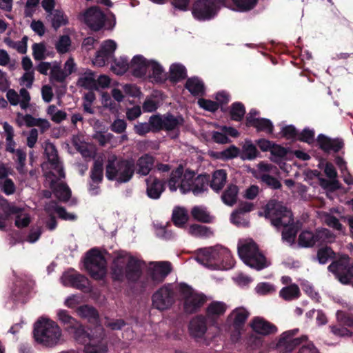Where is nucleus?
<instances>
[{
	"mask_svg": "<svg viewBox=\"0 0 353 353\" xmlns=\"http://www.w3.org/2000/svg\"><path fill=\"white\" fill-rule=\"evenodd\" d=\"M46 179L49 181L50 188L54 192L55 196L63 201H67L71 196V191L69 187L63 183H57V181L61 179L57 175L53 172H48L45 174Z\"/></svg>",
	"mask_w": 353,
	"mask_h": 353,
	"instance_id": "15",
	"label": "nucleus"
},
{
	"mask_svg": "<svg viewBox=\"0 0 353 353\" xmlns=\"http://www.w3.org/2000/svg\"><path fill=\"white\" fill-rule=\"evenodd\" d=\"M238 253L247 265L256 270H263L269 265L265 257L252 240L241 242L238 245Z\"/></svg>",
	"mask_w": 353,
	"mask_h": 353,
	"instance_id": "5",
	"label": "nucleus"
},
{
	"mask_svg": "<svg viewBox=\"0 0 353 353\" xmlns=\"http://www.w3.org/2000/svg\"><path fill=\"white\" fill-rule=\"evenodd\" d=\"M217 12L215 0H198L194 4L192 14L199 20H208Z\"/></svg>",
	"mask_w": 353,
	"mask_h": 353,
	"instance_id": "11",
	"label": "nucleus"
},
{
	"mask_svg": "<svg viewBox=\"0 0 353 353\" xmlns=\"http://www.w3.org/2000/svg\"><path fill=\"white\" fill-rule=\"evenodd\" d=\"M62 332L54 321L48 319H41L34 324V337L35 341L48 347L58 345L61 339Z\"/></svg>",
	"mask_w": 353,
	"mask_h": 353,
	"instance_id": "4",
	"label": "nucleus"
},
{
	"mask_svg": "<svg viewBox=\"0 0 353 353\" xmlns=\"http://www.w3.org/2000/svg\"><path fill=\"white\" fill-rule=\"evenodd\" d=\"M299 330L294 329L284 332L280 336L276 347L286 352L292 351L296 346L307 340V336L301 337H294Z\"/></svg>",
	"mask_w": 353,
	"mask_h": 353,
	"instance_id": "13",
	"label": "nucleus"
},
{
	"mask_svg": "<svg viewBox=\"0 0 353 353\" xmlns=\"http://www.w3.org/2000/svg\"><path fill=\"white\" fill-rule=\"evenodd\" d=\"M71 46V40L69 36H61L56 43V49L59 53L64 54L69 51Z\"/></svg>",
	"mask_w": 353,
	"mask_h": 353,
	"instance_id": "60",
	"label": "nucleus"
},
{
	"mask_svg": "<svg viewBox=\"0 0 353 353\" xmlns=\"http://www.w3.org/2000/svg\"><path fill=\"white\" fill-rule=\"evenodd\" d=\"M154 164V157L149 154L140 157L136 163V172L141 176L149 174Z\"/></svg>",
	"mask_w": 353,
	"mask_h": 353,
	"instance_id": "27",
	"label": "nucleus"
},
{
	"mask_svg": "<svg viewBox=\"0 0 353 353\" xmlns=\"http://www.w3.org/2000/svg\"><path fill=\"white\" fill-rule=\"evenodd\" d=\"M207 325L205 319L201 316L193 318L189 324V332L196 341L202 339L206 332Z\"/></svg>",
	"mask_w": 353,
	"mask_h": 353,
	"instance_id": "21",
	"label": "nucleus"
},
{
	"mask_svg": "<svg viewBox=\"0 0 353 353\" xmlns=\"http://www.w3.org/2000/svg\"><path fill=\"white\" fill-rule=\"evenodd\" d=\"M68 332H71L73 334L75 340L82 344H85L90 341L92 338H90V334H88L82 325L78 321V325L75 327H71Z\"/></svg>",
	"mask_w": 353,
	"mask_h": 353,
	"instance_id": "41",
	"label": "nucleus"
},
{
	"mask_svg": "<svg viewBox=\"0 0 353 353\" xmlns=\"http://www.w3.org/2000/svg\"><path fill=\"white\" fill-rule=\"evenodd\" d=\"M196 261L211 269H218L221 266L228 269L234 265L230 250L221 245L201 249Z\"/></svg>",
	"mask_w": 353,
	"mask_h": 353,
	"instance_id": "2",
	"label": "nucleus"
},
{
	"mask_svg": "<svg viewBox=\"0 0 353 353\" xmlns=\"http://www.w3.org/2000/svg\"><path fill=\"white\" fill-rule=\"evenodd\" d=\"M6 91V97L10 105L14 106L19 105L22 110H26L29 108L31 97L26 89L21 88L19 90V94L14 89L8 88Z\"/></svg>",
	"mask_w": 353,
	"mask_h": 353,
	"instance_id": "18",
	"label": "nucleus"
},
{
	"mask_svg": "<svg viewBox=\"0 0 353 353\" xmlns=\"http://www.w3.org/2000/svg\"><path fill=\"white\" fill-rule=\"evenodd\" d=\"M334 254V253L330 248L325 247L318 250L316 258L321 264H325L333 258Z\"/></svg>",
	"mask_w": 353,
	"mask_h": 353,
	"instance_id": "61",
	"label": "nucleus"
},
{
	"mask_svg": "<svg viewBox=\"0 0 353 353\" xmlns=\"http://www.w3.org/2000/svg\"><path fill=\"white\" fill-rule=\"evenodd\" d=\"M336 318L338 323L353 331V315L342 310H338L336 313Z\"/></svg>",
	"mask_w": 353,
	"mask_h": 353,
	"instance_id": "52",
	"label": "nucleus"
},
{
	"mask_svg": "<svg viewBox=\"0 0 353 353\" xmlns=\"http://www.w3.org/2000/svg\"><path fill=\"white\" fill-rule=\"evenodd\" d=\"M265 216L269 219L272 225L279 228L283 227L282 239L289 243H294L298 228L294 224L292 214L281 202L270 201L265 208Z\"/></svg>",
	"mask_w": 353,
	"mask_h": 353,
	"instance_id": "1",
	"label": "nucleus"
},
{
	"mask_svg": "<svg viewBox=\"0 0 353 353\" xmlns=\"http://www.w3.org/2000/svg\"><path fill=\"white\" fill-rule=\"evenodd\" d=\"M96 330L99 332L100 336L99 339L92 338L91 341H88L84 347L85 353H107V345L101 341L103 338V329L97 327Z\"/></svg>",
	"mask_w": 353,
	"mask_h": 353,
	"instance_id": "25",
	"label": "nucleus"
},
{
	"mask_svg": "<svg viewBox=\"0 0 353 353\" xmlns=\"http://www.w3.org/2000/svg\"><path fill=\"white\" fill-rule=\"evenodd\" d=\"M61 280L63 284L65 286H71L81 290L88 288V279L85 276L78 273L64 274Z\"/></svg>",
	"mask_w": 353,
	"mask_h": 353,
	"instance_id": "20",
	"label": "nucleus"
},
{
	"mask_svg": "<svg viewBox=\"0 0 353 353\" xmlns=\"http://www.w3.org/2000/svg\"><path fill=\"white\" fill-rule=\"evenodd\" d=\"M227 310V305L221 301L212 302L206 309V315L209 319H216L223 315Z\"/></svg>",
	"mask_w": 353,
	"mask_h": 353,
	"instance_id": "36",
	"label": "nucleus"
},
{
	"mask_svg": "<svg viewBox=\"0 0 353 353\" xmlns=\"http://www.w3.org/2000/svg\"><path fill=\"white\" fill-rule=\"evenodd\" d=\"M319 147L325 152H339L344 145L340 139H330L323 134H319L317 138Z\"/></svg>",
	"mask_w": 353,
	"mask_h": 353,
	"instance_id": "24",
	"label": "nucleus"
},
{
	"mask_svg": "<svg viewBox=\"0 0 353 353\" xmlns=\"http://www.w3.org/2000/svg\"><path fill=\"white\" fill-rule=\"evenodd\" d=\"M316 244L332 242L335 236L328 229L321 228L315 232Z\"/></svg>",
	"mask_w": 353,
	"mask_h": 353,
	"instance_id": "51",
	"label": "nucleus"
},
{
	"mask_svg": "<svg viewBox=\"0 0 353 353\" xmlns=\"http://www.w3.org/2000/svg\"><path fill=\"white\" fill-rule=\"evenodd\" d=\"M183 168L179 166L175 170L171 172L170 177L168 181L169 190L171 192H176L179 188L181 190V181L183 180Z\"/></svg>",
	"mask_w": 353,
	"mask_h": 353,
	"instance_id": "30",
	"label": "nucleus"
},
{
	"mask_svg": "<svg viewBox=\"0 0 353 353\" xmlns=\"http://www.w3.org/2000/svg\"><path fill=\"white\" fill-rule=\"evenodd\" d=\"M111 265L112 276L114 280L121 281L124 277V267L127 265L132 256L125 251H116L112 253Z\"/></svg>",
	"mask_w": 353,
	"mask_h": 353,
	"instance_id": "12",
	"label": "nucleus"
},
{
	"mask_svg": "<svg viewBox=\"0 0 353 353\" xmlns=\"http://www.w3.org/2000/svg\"><path fill=\"white\" fill-rule=\"evenodd\" d=\"M85 267L90 276L97 280L102 279L107 272L106 260L97 249L87 252Z\"/></svg>",
	"mask_w": 353,
	"mask_h": 353,
	"instance_id": "7",
	"label": "nucleus"
},
{
	"mask_svg": "<svg viewBox=\"0 0 353 353\" xmlns=\"http://www.w3.org/2000/svg\"><path fill=\"white\" fill-rule=\"evenodd\" d=\"M187 77V71L182 64L173 63L170 67V81L177 82Z\"/></svg>",
	"mask_w": 353,
	"mask_h": 353,
	"instance_id": "40",
	"label": "nucleus"
},
{
	"mask_svg": "<svg viewBox=\"0 0 353 353\" xmlns=\"http://www.w3.org/2000/svg\"><path fill=\"white\" fill-rule=\"evenodd\" d=\"M47 19L51 23L54 30H57L61 26L66 25L68 22V17L60 10H55L52 13L48 14Z\"/></svg>",
	"mask_w": 353,
	"mask_h": 353,
	"instance_id": "35",
	"label": "nucleus"
},
{
	"mask_svg": "<svg viewBox=\"0 0 353 353\" xmlns=\"http://www.w3.org/2000/svg\"><path fill=\"white\" fill-rule=\"evenodd\" d=\"M245 113L244 105L241 103H234L232 105L230 115L232 120L241 121Z\"/></svg>",
	"mask_w": 353,
	"mask_h": 353,
	"instance_id": "57",
	"label": "nucleus"
},
{
	"mask_svg": "<svg viewBox=\"0 0 353 353\" xmlns=\"http://www.w3.org/2000/svg\"><path fill=\"white\" fill-rule=\"evenodd\" d=\"M179 291L184 299V310L187 313L195 312L206 301V297L203 294L195 292L189 285L181 283Z\"/></svg>",
	"mask_w": 353,
	"mask_h": 353,
	"instance_id": "9",
	"label": "nucleus"
},
{
	"mask_svg": "<svg viewBox=\"0 0 353 353\" xmlns=\"http://www.w3.org/2000/svg\"><path fill=\"white\" fill-rule=\"evenodd\" d=\"M239 188L234 184H230L221 195L222 201L228 206H233L237 201Z\"/></svg>",
	"mask_w": 353,
	"mask_h": 353,
	"instance_id": "33",
	"label": "nucleus"
},
{
	"mask_svg": "<svg viewBox=\"0 0 353 353\" xmlns=\"http://www.w3.org/2000/svg\"><path fill=\"white\" fill-rule=\"evenodd\" d=\"M175 299L176 294L173 285L165 284L153 294L152 305L158 310L163 311L171 307Z\"/></svg>",
	"mask_w": 353,
	"mask_h": 353,
	"instance_id": "10",
	"label": "nucleus"
},
{
	"mask_svg": "<svg viewBox=\"0 0 353 353\" xmlns=\"http://www.w3.org/2000/svg\"><path fill=\"white\" fill-rule=\"evenodd\" d=\"M149 71H152V78L156 82H161L166 79L163 67L157 61H150Z\"/></svg>",
	"mask_w": 353,
	"mask_h": 353,
	"instance_id": "47",
	"label": "nucleus"
},
{
	"mask_svg": "<svg viewBox=\"0 0 353 353\" xmlns=\"http://www.w3.org/2000/svg\"><path fill=\"white\" fill-rule=\"evenodd\" d=\"M44 152L51 165V168L54 170L57 174H59V178H65V172L61 162L58 157L55 145L49 141H46L44 143Z\"/></svg>",
	"mask_w": 353,
	"mask_h": 353,
	"instance_id": "17",
	"label": "nucleus"
},
{
	"mask_svg": "<svg viewBox=\"0 0 353 353\" xmlns=\"http://www.w3.org/2000/svg\"><path fill=\"white\" fill-rule=\"evenodd\" d=\"M328 270L341 283L353 286V262L348 255H339L328 266Z\"/></svg>",
	"mask_w": 353,
	"mask_h": 353,
	"instance_id": "6",
	"label": "nucleus"
},
{
	"mask_svg": "<svg viewBox=\"0 0 353 353\" xmlns=\"http://www.w3.org/2000/svg\"><path fill=\"white\" fill-rule=\"evenodd\" d=\"M17 188L14 181L8 178L3 181H0V190L7 196L14 194Z\"/></svg>",
	"mask_w": 353,
	"mask_h": 353,
	"instance_id": "62",
	"label": "nucleus"
},
{
	"mask_svg": "<svg viewBox=\"0 0 353 353\" xmlns=\"http://www.w3.org/2000/svg\"><path fill=\"white\" fill-rule=\"evenodd\" d=\"M149 63L150 61L146 60L141 55L134 56L130 64L133 76L136 77L145 76L149 70Z\"/></svg>",
	"mask_w": 353,
	"mask_h": 353,
	"instance_id": "23",
	"label": "nucleus"
},
{
	"mask_svg": "<svg viewBox=\"0 0 353 353\" xmlns=\"http://www.w3.org/2000/svg\"><path fill=\"white\" fill-rule=\"evenodd\" d=\"M14 154H16L15 161L17 163V170L20 173H23L26 165V152L24 150L17 149Z\"/></svg>",
	"mask_w": 353,
	"mask_h": 353,
	"instance_id": "64",
	"label": "nucleus"
},
{
	"mask_svg": "<svg viewBox=\"0 0 353 353\" xmlns=\"http://www.w3.org/2000/svg\"><path fill=\"white\" fill-rule=\"evenodd\" d=\"M84 19L85 23L92 30L97 31L104 26L105 17L100 9L97 7H92L85 12Z\"/></svg>",
	"mask_w": 353,
	"mask_h": 353,
	"instance_id": "19",
	"label": "nucleus"
},
{
	"mask_svg": "<svg viewBox=\"0 0 353 353\" xmlns=\"http://www.w3.org/2000/svg\"><path fill=\"white\" fill-rule=\"evenodd\" d=\"M142 263L141 261L133 256L130 259L124 271V275L128 281H136L139 279L142 273Z\"/></svg>",
	"mask_w": 353,
	"mask_h": 353,
	"instance_id": "26",
	"label": "nucleus"
},
{
	"mask_svg": "<svg viewBox=\"0 0 353 353\" xmlns=\"http://www.w3.org/2000/svg\"><path fill=\"white\" fill-rule=\"evenodd\" d=\"M134 161L132 159L118 158L112 154L108 157L105 168L108 179L119 183L128 182L134 173Z\"/></svg>",
	"mask_w": 353,
	"mask_h": 353,
	"instance_id": "3",
	"label": "nucleus"
},
{
	"mask_svg": "<svg viewBox=\"0 0 353 353\" xmlns=\"http://www.w3.org/2000/svg\"><path fill=\"white\" fill-rule=\"evenodd\" d=\"M0 208L6 216H10L12 214H17L21 211V208L14 205L13 203H9L8 201L1 194Z\"/></svg>",
	"mask_w": 353,
	"mask_h": 353,
	"instance_id": "55",
	"label": "nucleus"
},
{
	"mask_svg": "<svg viewBox=\"0 0 353 353\" xmlns=\"http://www.w3.org/2000/svg\"><path fill=\"white\" fill-rule=\"evenodd\" d=\"M172 265L168 261L150 262L148 267V274L155 283H161L172 272Z\"/></svg>",
	"mask_w": 353,
	"mask_h": 353,
	"instance_id": "16",
	"label": "nucleus"
},
{
	"mask_svg": "<svg viewBox=\"0 0 353 353\" xmlns=\"http://www.w3.org/2000/svg\"><path fill=\"white\" fill-rule=\"evenodd\" d=\"M251 327L254 331L263 335L271 334L275 333L277 330L274 325L261 317L254 318L251 323Z\"/></svg>",
	"mask_w": 353,
	"mask_h": 353,
	"instance_id": "28",
	"label": "nucleus"
},
{
	"mask_svg": "<svg viewBox=\"0 0 353 353\" xmlns=\"http://www.w3.org/2000/svg\"><path fill=\"white\" fill-rule=\"evenodd\" d=\"M259 154L256 145L250 139L245 140L243 145L241 152H240V157L243 160H254Z\"/></svg>",
	"mask_w": 353,
	"mask_h": 353,
	"instance_id": "31",
	"label": "nucleus"
},
{
	"mask_svg": "<svg viewBox=\"0 0 353 353\" xmlns=\"http://www.w3.org/2000/svg\"><path fill=\"white\" fill-rule=\"evenodd\" d=\"M279 296L286 301L298 299L301 296L299 287L295 283L283 287L279 291Z\"/></svg>",
	"mask_w": 353,
	"mask_h": 353,
	"instance_id": "29",
	"label": "nucleus"
},
{
	"mask_svg": "<svg viewBox=\"0 0 353 353\" xmlns=\"http://www.w3.org/2000/svg\"><path fill=\"white\" fill-rule=\"evenodd\" d=\"M298 243L301 247L310 248L316 244L315 232L305 230L299 236Z\"/></svg>",
	"mask_w": 353,
	"mask_h": 353,
	"instance_id": "44",
	"label": "nucleus"
},
{
	"mask_svg": "<svg viewBox=\"0 0 353 353\" xmlns=\"http://www.w3.org/2000/svg\"><path fill=\"white\" fill-rule=\"evenodd\" d=\"M330 332L336 336L350 338L353 336V331L344 325H330L329 326Z\"/></svg>",
	"mask_w": 353,
	"mask_h": 353,
	"instance_id": "54",
	"label": "nucleus"
},
{
	"mask_svg": "<svg viewBox=\"0 0 353 353\" xmlns=\"http://www.w3.org/2000/svg\"><path fill=\"white\" fill-rule=\"evenodd\" d=\"M185 87L194 96L202 95L204 92V83L198 77L189 78Z\"/></svg>",
	"mask_w": 353,
	"mask_h": 353,
	"instance_id": "38",
	"label": "nucleus"
},
{
	"mask_svg": "<svg viewBox=\"0 0 353 353\" xmlns=\"http://www.w3.org/2000/svg\"><path fill=\"white\" fill-rule=\"evenodd\" d=\"M147 188L146 193L148 197L152 199H158L163 192L164 183L155 176H150L145 179Z\"/></svg>",
	"mask_w": 353,
	"mask_h": 353,
	"instance_id": "22",
	"label": "nucleus"
},
{
	"mask_svg": "<svg viewBox=\"0 0 353 353\" xmlns=\"http://www.w3.org/2000/svg\"><path fill=\"white\" fill-rule=\"evenodd\" d=\"M116 48L117 44L114 41L110 39L105 41L97 52L92 60L93 64L98 67L104 66L112 59Z\"/></svg>",
	"mask_w": 353,
	"mask_h": 353,
	"instance_id": "14",
	"label": "nucleus"
},
{
	"mask_svg": "<svg viewBox=\"0 0 353 353\" xmlns=\"http://www.w3.org/2000/svg\"><path fill=\"white\" fill-rule=\"evenodd\" d=\"M184 119L180 116H174L167 114L163 116V129L165 130H173L177 129L183 124Z\"/></svg>",
	"mask_w": 353,
	"mask_h": 353,
	"instance_id": "39",
	"label": "nucleus"
},
{
	"mask_svg": "<svg viewBox=\"0 0 353 353\" xmlns=\"http://www.w3.org/2000/svg\"><path fill=\"white\" fill-rule=\"evenodd\" d=\"M250 315L249 312L243 307L234 309L230 314L234 325L239 327L243 325Z\"/></svg>",
	"mask_w": 353,
	"mask_h": 353,
	"instance_id": "37",
	"label": "nucleus"
},
{
	"mask_svg": "<svg viewBox=\"0 0 353 353\" xmlns=\"http://www.w3.org/2000/svg\"><path fill=\"white\" fill-rule=\"evenodd\" d=\"M28 39L27 36H24L19 41H14L10 37H6L3 41L9 48L16 50L19 53L26 54L28 49Z\"/></svg>",
	"mask_w": 353,
	"mask_h": 353,
	"instance_id": "43",
	"label": "nucleus"
},
{
	"mask_svg": "<svg viewBox=\"0 0 353 353\" xmlns=\"http://www.w3.org/2000/svg\"><path fill=\"white\" fill-rule=\"evenodd\" d=\"M192 217L198 221L210 223L212 217L203 206H194L191 210Z\"/></svg>",
	"mask_w": 353,
	"mask_h": 353,
	"instance_id": "45",
	"label": "nucleus"
},
{
	"mask_svg": "<svg viewBox=\"0 0 353 353\" xmlns=\"http://www.w3.org/2000/svg\"><path fill=\"white\" fill-rule=\"evenodd\" d=\"M68 77L67 73L61 69L59 64H54L50 72V81L52 83H63Z\"/></svg>",
	"mask_w": 353,
	"mask_h": 353,
	"instance_id": "50",
	"label": "nucleus"
},
{
	"mask_svg": "<svg viewBox=\"0 0 353 353\" xmlns=\"http://www.w3.org/2000/svg\"><path fill=\"white\" fill-rule=\"evenodd\" d=\"M90 178L94 183H100L103 178V165L101 160H96L90 171Z\"/></svg>",
	"mask_w": 353,
	"mask_h": 353,
	"instance_id": "49",
	"label": "nucleus"
},
{
	"mask_svg": "<svg viewBox=\"0 0 353 353\" xmlns=\"http://www.w3.org/2000/svg\"><path fill=\"white\" fill-rule=\"evenodd\" d=\"M258 131H263L268 134H272L273 132V125L270 120L259 118L258 121L254 123V125Z\"/></svg>",
	"mask_w": 353,
	"mask_h": 353,
	"instance_id": "59",
	"label": "nucleus"
},
{
	"mask_svg": "<svg viewBox=\"0 0 353 353\" xmlns=\"http://www.w3.org/2000/svg\"><path fill=\"white\" fill-rule=\"evenodd\" d=\"M95 77L94 72L88 70L79 77L77 85L89 90H94L97 88Z\"/></svg>",
	"mask_w": 353,
	"mask_h": 353,
	"instance_id": "34",
	"label": "nucleus"
},
{
	"mask_svg": "<svg viewBox=\"0 0 353 353\" xmlns=\"http://www.w3.org/2000/svg\"><path fill=\"white\" fill-rule=\"evenodd\" d=\"M77 312L79 316L89 321H97L99 317L97 311L93 307L88 305L79 307Z\"/></svg>",
	"mask_w": 353,
	"mask_h": 353,
	"instance_id": "46",
	"label": "nucleus"
},
{
	"mask_svg": "<svg viewBox=\"0 0 353 353\" xmlns=\"http://www.w3.org/2000/svg\"><path fill=\"white\" fill-rule=\"evenodd\" d=\"M111 68L115 74H123L130 68V65L127 59L121 58L120 59L114 60Z\"/></svg>",
	"mask_w": 353,
	"mask_h": 353,
	"instance_id": "58",
	"label": "nucleus"
},
{
	"mask_svg": "<svg viewBox=\"0 0 353 353\" xmlns=\"http://www.w3.org/2000/svg\"><path fill=\"white\" fill-rule=\"evenodd\" d=\"M59 320L66 325V329L70 330L71 327H75L78 325V321L71 316L68 312L64 310H60L57 312Z\"/></svg>",
	"mask_w": 353,
	"mask_h": 353,
	"instance_id": "53",
	"label": "nucleus"
},
{
	"mask_svg": "<svg viewBox=\"0 0 353 353\" xmlns=\"http://www.w3.org/2000/svg\"><path fill=\"white\" fill-rule=\"evenodd\" d=\"M188 220V211L185 208L177 207L173 210L172 221L176 226L183 228L187 223Z\"/></svg>",
	"mask_w": 353,
	"mask_h": 353,
	"instance_id": "42",
	"label": "nucleus"
},
{
	"mask_svg": "<svg viewBox=\"0 0 353 353\" xmlns=\"http://www.w3.org/2000/svg\"><path fill=\"white\" fill-rule=\"evenodd\" d=\"M208 182L206 175L195 176L194 172L187 170L181 181V192L185 194L192 192L195 196H198L208 190Z\"/></svg>",
	"mask_w": 353,
	"mask_h": 353,
	"instance_id": "8",
	"label": "nucleus"
},
{
	"mask_svg": "<svg viewBox=\"0 0 353 353\" xmlns=\"http://www.w3.org/2000/svg\"><path fill=\"white\" fill-rule=\"evenodd\" d=\"M227 182V172L225 170H218L214 172L210 181V188L215 192L221 191Z\"/></svg>",
	"mask_w": 353,
	"mask_h": 353,
	"instance_id": "32",
	"label": "nucleus"
},
{
	"mask_svg": "<svg viewBox=\"0 0 353 353\" xmlns=\"http://www.w3.org/2000/svg\"><path fill=\"white\" fill-rule=\"evenodd\" d=\"M230 220L232 223L239 227H248L249 225V221L245 218V215L237 210L232 213Z\"/></svg>",
	"mask_w": 353,
	"mask_h": 353,
	"instance_id": "63",
	"label": "nucleus"
},
{
	"mask_svg": "<svg viewBox=\"0 0 353 353\" xmlns=\"http://www.w3.org/2000/svg\"><path fill=\"white\" fill-rule=\"evenodd\" d=\"M188 233L192 236L201 238H208L213 234L210 228L197 224H193L188 228Z\"/></svg>",
	"mask_w": 353,
	"mask_h": 353,
	"instance_id": "48",
	"label": "nucleus"
},
{
	"mask_svg": "<svg viewBox=\"0 0 353 353\" xmlns=\"http://www.w3.org/2000/svg\"><path fill=\"white\" fill-rule=\"evenodd\" d=\"M257 170H254L252 174L254 176L259 179V176L267 175L269 172H272L274 169H276V167L272 164L265 163L264 161H261L257 165Z\"/></svg>",
	"mask_w": 353,
	"mask_h": 353,
	"instance_id": "56",
	"label": "nucleus"
}]
</instances>
